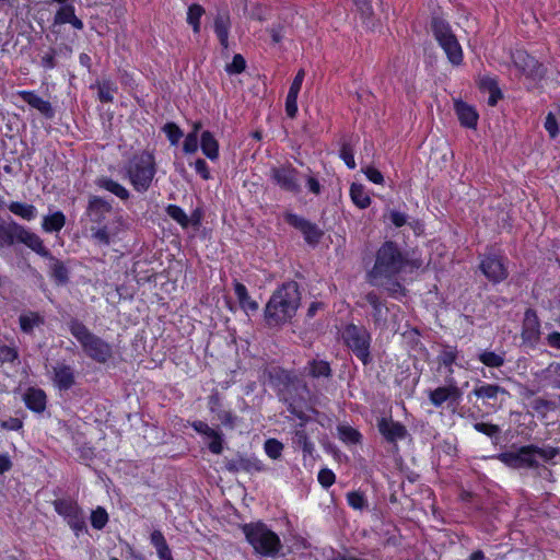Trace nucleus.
I'll return each instance as SVG.
<instances>
[{
  "label": "nucleus",
  "instance_id": "obj_19",
  "mask_svg": "<svg viewBox=\"0 0 560 560\" xmlns=\"http://www.w3.org/2000/svg\"><path fill=\"white\" fill-rule=\"evenodd\" d=\"M521 338L523 345L532 349L535 348L540 340V320L537 312L533 308H527L525 311Z\"/></svg>",
  "mask_w": 560,
  "mask_h": 560
},
{
  "label": "nucleus",
  "instance_id": "obj_40",
  "mask_svg": "<svg viewBox=\"0 0 560 560\" xmlns=\"http://www.w3.org/2000/svg\"><path fill=\"white\" fill-rule=\"evenodd\" d=\"M230 15L228 12H219L214 18V33L218 39H225L230 33Z\"/></svg>",
  "mask_w": 560,
  "mask_h": 560
},
{
  "label": "nucleus",
  "instance_id": "obj_13",
  "mask_svg": "<svg viewBox=\"0 0 560 560\" xmlns=\"http://www.w3.org/2000/svg\"><path fill=\"white\" fill-rule=\"evenodd\" d=\"M505 260L504 256L489 252L481 257L479 269L491 283L498 284L509 277Z\"/></svg>",
  "mask_w": 560,
  "mask_h": 560
},
{
  "label": "nucleus",
  "instance_id": "obj_45",
  "mask_svg": "<svg viewBox=\"0 0 560 560\" xmlns=\"http://www.w3.org/2000/svg\"><path fill=\"white\" fill-rule=\"evenodd\" d=\"M544 378L549 381L552 387L560 389V362H551L544 371Z\"/></svg>",
  "mask_w": 560,
  "mask_h": 560
},
{
  "label": "nucleus",
  "instance_id": "obj_34",
  "mask_svg": "<svg viewBox=\"0 0 560 560\" xmlns=\"http://www.w3.org/2000/svg\"><path fill=\"white\" fill-rule=\"evenodd\" d=\"M234 292L238 300L240 306L246 312H256L258 310V303L250 299L247 288L238 282H234Z\"/></svg>",
  "mask_w": 560,
  "mask_h": 560
},
{
  "label": "nucleus",
  "instance_id": "obj_48",
  "mask_svg": "<svg viewBox=\"0 0 560 560\" xmlns=\"http://www.w3.org/2000/svg\"><path fill=\"white\" fill-rule=\"evenodd\" d=\"M533 454H535V459L541 458L546 463H552V459L560 454L559 447L546 446L539 447L533 444Z\"/></svg>",
  "mask_w": 560,
  "mask_h": 560
},
{
  "label": "nucleus",
  "instance_id": "obj_61",
  "mask_svg": "<svg viewBox=\"0 0 560 560\" xmlns=\"http://www.w3.org/2000/svg\"><path fill=\"white\" fill-rule=\"evenodd\" d=\"M211 442L208 445V448L213 454H221L223 451V438L222 433L215 430V435H210Z\"/></svg>",
  "mask_w": 560,
  "mask_h": 560
},
{
  "label": "nucleus",
  "instance_id": "obj_33",
  "mask_svg": "<svg viewBox=\"0 0 560 560\" xmlns=\"http://www.w3.org/2000/svg\"><path fill=\"white\" fill-rule=\"evenodd\" d=\"M200 148L202 153L211 161L219 158V143L212 132L206 130L201 133Z\"/></svg>",
  "mask_w": 560,
  "mask_h": 560
},
{
  "label": "nucleus",
  "instance_id": "obj_2",
  "mask_svg": "<svg viewBox=\"0 0 560 560\" xmlns=\"http://www.w3.org/2000/svg\"><path fill=\"white\" fill-rule=\"evenodd\" d=\"M408 254L394 241H385L375 254L374 266L366 272L370 284L376 285L378 279L392 280L406 269Z\"/></svg>",
  "mask_w": 560,
  "mask_h": 560
},
{
  "label": "nucleus",
  "instance_id": "obj_39",
  "mask_svg": "<svg viewBox=\"0 0 560 560\" xmlns=\"http://www.w3.org/2000/svg\"><path fill=\"white\" fill-rule=\"evenodd\" d=\"M293 444L295 447L301 448L304 453V456H312L314 452V444L311 442L305 430H296L292 438Z\"/></svg>",
  "mask_w": 560,
  "mask_h": 560
},
{
  "label": "nucleus",
  "instance_id": "obj_57",
  "mask_svg": "<svg viewBox=\"0 0 560 560\" xmlns=\"http://www.w3.org/2000/svg\"><path fill=\"white\" fill-rule=\"evenodd\" d=\"M317 479H318V482L324 488L327 489V488L331 487L335 483L336 476L332 472V470H330L328 468H323V469L319 470Z\"/></svg>",
  "mask_w": 560,
  "mask_h": 560
},
{
  "label": "nucleus",
  "instance_id": "obj_35",
  "mask_svg": "<svg viewBox=\"0 0 560 560\" xmlns=\"http://www.w3.org/2000/svg\"><path fill=\"white\" fill-rule=\"evenodd\" d=\"M65 224L66 215L61 211H56L44 217L42 228L47 233H54L61 231Z\"/></svg>",
  "mask_w": 560,
  "mask_h": 560
},
{
  "label": "nucleus",
  "instance_id": "obj_21",
  "mask_svg": "<svg viewBox=\"0 0 560 560\" xmlns=\"http://www.w3.org/2000/svg\"><path fill=\"white\" fill-rule=\"evenodd\" d=\"M377 429L384 439L389 443H396L408 435L406 427L390 418H381L377 421Z\"/></svg>",
  "mask_w": 560,
  "mask_h": 560
},
{
  "label": "nucleus",
  "instance_id": "obj_32",
  "mask_svg": "<svg viewBox=\"0 0 560 560\" xmlns=\"http://www.w3.org/2000/svg\"><path fill=\"white\" fill-rule=\"evenodd\" d=\"M96 186L103 188L121 200H127L130 197V192L122 185L115 182L110 177L102 176L95 180Z\"/></svg>",
  "mask_w": 560,
  "mask_h": 560
},
{
  "label": "nucleus",
  "instance_id": "obj_38",
  "mask_svg": "<svg viewBox=\"0 0 560 560\" xmlns=\"http://www.w3.org/2000/svg\"><path fill=\"white\" fill-rule=\"evenodd\" d=\"M8 209L15 215L24 219V220H27V221H31L33 219H35L36 217V208L35 206L33 205H28V203H23V202H19V201H11L9 205H8Z\"/></svg>",
  "mask_w": 560,
  "mask_h": 560
},
{
  "label": "nucleus",
  "instance_id": "obj_44",
  "mask_svg": "<svg viewBox=\"0 0 560 560\" xmlns=\"http://www.w3.org/2000/svg\"><path fill=\"white\" fill-rule=\"evenodd\" d=\"M283 443L275 438L267 439L264 443V450L271 459H279L282 456Z\"/></svg>",
  "mask_w": 560,
  "mask_h": 560
},
{
  "label": "nucleus",
  "instance_id": "obj_42",
  "mask_svg": "<svg viewBox=\"0 0 560 560\" xmlns=\"http://www.w3.org/2000/svg\"><path fill=\"white\" fill-rule=\"evenodd\" d=\"M74 13L75 9L73 4L69 2L60 4L59 9L55 13L52 25L56 26L68 23L71 18H73Z\"/></svg>",
  "mask_w": 560,
  "mask_h": 560
},
{
  "label": "nucleus",
  "instance_id": "obj_41",
  "mask_svg": "<svg viewBox=\"0 0 560 560\" xmlns=\"http://www.w3.org/2000/svg\"><path fill=\"white\" fill-rule=\"evenodd\" d=\"M479 361L488 368H501L504 365V352L495 353L494 351L483 350L478 354Z\"/></svg>",
  "mask_w": 560,
  "mask_h": 560
},
{
  "label": "nucleus",
  "instance_id": "obj_14",
  "mask_svg": "<svg viewBox=\"0 0 560 560\" xmlns=\"http://www.w3.org/2000/svg\"><path fill=\"white\" fill-rule=\"evenodd\" d=\"M533 444L521 446L517 451H509L498 454L495 457L513 469L538 468L540 465L533 454Z\"/></svg>",
  "mask_w": 560,
  "mask_h": 560
},
{
  "label": "nucleus",
  "instance_id": "obj_62",
  "mask_svg": "<svg viewBox=\"0 0 560 560\" xmlns=\"http://www.w3.org/2000/svg\"><path fill=\"white\" fill-rule=\"evenodd\" d=\"M362 172L365 174L369 180H371L374 184L382 185L384 184V176L383 174L375 168L374 166H366L362 168Z\"/></svg>",
  "mask_w": 560,
  "mask_h": 560
},
{
  "label": "nucleus",
  "instance_id": "obj_6",
  "mask_svg": "<svg viewBox=\"0 0 560 560\" xmlns=\"http://www.w3.org/2000/svg\"><path fill=\"white\" fill-rule=\"evenodd\" d=\"M342 340L364 366L372 363L371 332L363 325L348 324L342 331Z\"/></svg>",
  "mask_w": 560,
  "mask_h": 560
},
{
  "label": "nucleus",
  "instance_id": "obj_12",
  "mask_svg": "<svg viewBox=\"0 0 560 560\" xmlns=\"http://www.w3.org/2000/svg\"><path fill=\"white\" fill-rule=\"evenodd\" d=\"M471 395L482 399L483 405L498 411L504 402L510 398V393L499 384H489L478 381L474 387Z\"/></svg>",
  "mask_w": 560,
  "mask_h": 560
},
{
  "label": "nucleus",
  "instance_id": "obj_8",
  "mask_svg": "<svg viewBox=\"0 0 560 560\" xmlns=\"http://www.w3.org/2000/svg\"><path fill=\"white\" fill-rule=\"evenodd\" d=\"M511 62L514 68L529 81L530 85L527 90L536 88L537 84L545 79L547 74V68L537 60L534 56H530L526 50L516 49L511 51Z\"/></svg>",
  "mask_w": 560,
  "mask_h": 560
},
{
  "label": "nucleus",
  "instance_id": "obj_37",
  "mask_svg": "<svg viewBox=\"0 0 560 560\" xmlns=\"http://www.w3.org/2000/svg\"><path fill=\"white\" fill-rule=\"evenodd\" d=\"M350 197L360 209H366L371 205V197L362 184L353 183L350 187Z\"/></svg>",
  "mask_w": 560,
  "mask_h": 560
},
{
  "label": "nucleus",
  "instance_id": "obj_15",
  "mask_svg": "<svg viewBox=\"0 0 560 560\" xmlns=\"http://www.w3.org/2000/svg\"><path fill=\"white\" fill-rule=\"evenodd\" d=\"M283 218L290 226L299 230L303 234L306 244L316 247L320 243L324 231L317 224L289 211L283 214Z\"/></svg>",
  "mask_w": 560,
  "mask_h": 560
},
{
  "label": "nucleus",
  "instance_id": "obj_58",
  "mask_svg": "<svg viewBox=\"0 0 560 560\" xmlns=\"http://www.w3.org/2000/svg\"><path fill=\"white\" fill-rule=\"evenodd\" d=\"M357 10L360 12L361 18L368 20L373 15V8L371 0H353Z\"/></svg>",
  "mask_w": 560,
  "mask_h": 560
},
{
  "label": "nucleus",
  "instance_id": "obj_47",
  "mask_svg": "<svg viewBox=\"0 0 560 560\" xmlns=\"http://www.w3.org/2000/svg\"><path fill=\"white\" fill-rule=\"evenodd\" d=\"M165 212L170 218H172L175 222H177L182 228H188V215L185 211L176 205H168L165 208Z\"/></svg>",
  "mask_w": 560,
  "mask_h": 560
},
{
  "label": "nucleus",
  "instance_id": "obj_59",
  "mask_svg": "<svg viewBox=\"0 0 560 560\" xmlns=\"http://www.w3.org/2000/svg\"><path fill=\"white\" fill-rule=\"evenodd\" d=\"M298 95L299 94H292L288 92L287 98H285V113L288 117L294 118L298 113Z\"/></svg>",
  "mask_w": 560,
  "mask_h": 560
},
{
  "label": "nucleus",
  "instance_id": "obj_49",
  "mask_svg": "<svg viewBox=\"0 0 560 560\" xmlns=\"http://www.w3.org/2000/svg\"><path fill=\"white\" fill-rule=\"evenodd\" d=\"M21 413V417H9L8 419L0 420V429L7 431H21L23 429L24 422L23 419L25 413L23 410L16 412Z\"/></svg>",
  "mask_w": 560,
  "mask_h": 560
},
{
  "label": "nucleus",
  "instance_id": "obj_50",
  "mask_svg": "<svg viewBox=\"0 0 560 560\" xmlns=\"http://www.w3.org/2000/svg\"><path fill=\"white\" fill-rule=\"evenodd\" d=\"M98 98L102 103H112L114 101L113 92L117 89L109 80L97 82Z\"/></svg>",
  "mask_w": 560,
  "mask_h": 560
},
{
  "label": "nucleus",
  "instance_id": "obj_53",
  "mask_svg": "<svg viewBox=\"0 0 560 560\" xmlns=\"http://www.w3.org/2000/svg\"><path fill=\"white\" fill-rule=\"evenodd\" d=\"M162 130L165 132V135L172 145H176L179 142L180 138L184 136L180 128L175 122H172V121L166 122L163 126Z\"/></svg>",
  "mask_w": 560,
  "mask_h": 560
},
{
  "label": "nucleus",
  "instance_id": "obj_60",
  "mask_svg": "<svg viewBox=\"0 0 560 560\" xmlns=\"http://www.w3.org/2000/svg\"><path fill=\"white\" fill-rule=\"evenodd\" d=\"M198 150V137L196 132H189L183 144V151L187 154L195 153Z\"/></svg>",
  "mask_w": 560,
  "mask_h": 560
},
{
  "label": "nucleus",
  "instance_id": "obj_54",
  "mask_svg": "<svg viewBox=\"0 0 560 560\" xmlns=\"http://www.w3.org/2000/svg\"><path fill=\"white\" fill-rule=\"evenodd\" d=\"M339 156L342 159L345 164L350 168L354 170L357 164L354 161L353 148L350 142L343 141L340 148Z\"/></svg>",
  "mask_w": 560,
  "mask_h": 560
},
{
  "label": "nucleus",
  "instance_id": "obj_36",
  "mask_svg": "<svg viewBox=\"0 0 560 560\" xmlns=\"http://www.w3.org/2000/svg\"><path fill=\"white\" fill-rule=\"evenodd\" d=\"M474 429L488 436L493 445H498L501 442L502 430L498 424L490 422H476Z\"/></svg>",
  "mask_w": 560,
  "mask_h": 560
},
{
  "label": "nucleus",
  "instance_id": "obj_5",
  "mask_svg": "<svg viewBox=\"0 0 560 560\" xmlns=\"http://www.w3.org/2000/svg\"><path fill=\"white\" fill-rule=\"evenodd\" d=\"M156 174V163L153 152L148 150L133 155L127 166V176L138 192H145L151 187Z\"/></svg>",
  "mask_w": 560,
  "mask_h": 560
},
{
  "label": "nucleus",
  "instance_id": "obj_3",
  "mask_svg": "<svg viewBox=\"0 0 560 560\" xmlns=\"http://www.w3.org/2000/svg\"><path fill=\"white\" fill-rule=\"evenodd\" d=\"M70 334L80 342L84 353L97 363H106L113 357L112 346L93 334L78 318L68 323Z\"/></svg>",
  "mask_w": 560,
  "mask_h": 560
},
{
  "label": "nucleus",
  "instance_id": "obj_23",
  "mask_svg": "<svg viewBox=\"0 0 560 560\" xmlns=\"http://www.w3.org/2000/svg\"><path fill=\"white\" fill-rule=\"evenodd\" d=\"M52 383L60 392H67L75 384V375L72 366L58 363L52 368Z\"/></svg>",
  "mask_w": 560,
  "mask_h": 560
},
{
  "label": "nucleus",
  "instance_id": "obj_27",
  "mask_svg": "<svg viewBox=\"0 0 560 560\" xmlns=\"http://www.w3.org/2000/svg\"><path fill=\"white\" fill-rule=\"evenodd\" d=\"M440 352L436 357V361L440 366L446 368L448 376L454 373L453 365L456 364L459 357V350L457 346H453L446 342H440Z\"/></svg>",
  "mask_w": 560,
  "mask_h": 560
},
{
  "label": "nucleus",
  "instance_id": "obj_63",
  "mask_svg": "<svg viewBox=\"0 0 560 560\" xmlns=\"http://www.w3.org/2000/svg\"><path fill=\"white\" fill-rule=\"evenodd\" d=\"M545 129L548 131L550 138L555 139L559 133V127L556 116L550 112L545 120Z\"/></svg>",
  "mask_w": 560,
  "mask_h": 560
},
{
  "label": "nucleus",
  "instance_id": "obj_46",
  "mask_svg": "<svg viewBox=\"0 0 560 560\" xmlns=\"http://www.w3.org/2000/svg\"><path fill=\"white\" fill-rule=\"evenodd\" d=\"M338 433H339V438L346 442V443H350V444H358L360 443L361 441V433L350 427V425H339L338 427Z\"/></svg>",
  "mask_w": 560,
  "mask_h": 560
},
{
  "label": "nucleus",
  "instance_id": "obj_10",
  "mask_svg": "<svg viewBox=\"0 0 560 560\" xmlns=\"http://www.w3.org/2000/svg\"><path fill=\"white\" fill-rule=\"evenodd\" d=\"M52 504L55 511L66 520L75 536L88 530L84 512L75 501L71 499H57Z\"/></svg>",
  "mask_w": 560,
  "mask_h": 560
},
{
  "label": "nucleus",
  "instance_id": "obj_20",
  "mask_svg": "<svg viewBox=\"0 0 560 560\" xmlns=\"http://www.w3.org/2000/svg\"><path fill=\"white\" fill-rule=\"evenodd\" d=\"M271 179L281 189L290 192H299L300 184L298 171L292 166H279L271 168Z\"/></svg>",
  "mask_w": 560,
  "mask_h": 560
},
{
  "label": "nucleus",
  "instance_id": "obj_24",
  "mask_svg": "<svg viewBox=\"0 0 560 560\" xmlns=\"http://www.w3.org/2000/svg\"><path fill=\"white\" fill-rule=\"evenodd\" d=\"M113 210L112 205L102 197L91 196L86 207V214L92 222L102 223Z\"/></svg>",
  "mask_w": 560,
  "mask_h": 560
},
{
  "label": "nucleus",
  "instance_id": "obj_9",
  "mask_svg": "<svg viewBox=\"0 0 560 560\" xmlns=\"http://www.w3.org/2000/svg\"><path fill=\"white\" fill-rule=\"evenodd\" d=\"M36 233L26 229L24 225L11 220L0 222V249L11 247L16 243L24 244L28 248L35 241Z\"/></svg>",
  "mask_w": 560,
  "mask_h": 560
},
{
  "label": "nucleus",
  "instance_id": "obj_17",
  "mask_svg": "<svg viewBox=\"0 0 560 560\" xmlns=\"http://www.w3.org/2000/svg\"><path fill=\"white\" fill-rule=\"evenodd\" d=\"M445 382V386L436 387L429 393V400L434 407H441L446 401H448L450 405H457L462 398V390L457 386L454 377L447 376Z\"/></svg>",
  "mask_w": 560,
  "mask_h": 560
},
{
  "label": "nucleus",
  "instance_id": "obj_43",
  "mask_svg": "<svg viewBox=\"0 0 560 560\" xmlns=\"http://www.w3.org/2000/svg\"><path fill=\"white\" fill-rule=\"evenodd\" d=\"M205 14V9L197 3L189 5L187 12V22L192 26L194 33L200 32V19Z\"/></svg>",
  "mask_w": 560,
  "mask_h": 560
},
{
  "label": "nucleus",
  "instance_id": "obj_7",
  "mask_svg": "<svg viewBox=\"0 0 560 560\" xmlns=\"http://www.w3.org/2000/svg\"><path fill=\"white\" fill-rule=\"evenodd\" d=\"M431 28L435 39L445 51L450 62L455 66L460 65L463 61V50L456 36L453 34L450 24L441 18H433L431 21Z\"/></svg>",
  "mask_w": 560,
  "mask_h": 560
},
{
  "label": "nucleus",
  "instance_id": "obj_4",
  "mask_svg": "<svg viewBox=\"0 0 560 560\" xmlns=\"http://www.w3.org/2000/svg\"><path fill=\"white\" fill-rule=\"evenodd\" d=\"M242 532L247 542L254 548L257 555L276 558L282 549L279 536L265 523H247L242 525Z\"/></svg>",
  "mask_w": 560,
  "mask_h": 560
},
{
  "label": "nucleus",
  "instance_id": "obj_22",
  "mask_svg": "<svg viewBox=\"0 0 560 560\" xmlns=\"http://www.w3.org/2000/svg\"><path fill=\"white\" fill-rule=\"evenodd\" d=\"M364 299L372 307L371 315L375 327L384 328L387 325L389 313L385 302L382 301L380 295L374 291L368 292Z\"/></svg>",
  "mask_w": 560,
  "mask_h": 560
},
{
  "label": "nucleus",
  "instance_id": "obj_64",
  "mask_svg": "<svg viewBox=\"0 0 560 560\" xmlns=\"http://www.w3.org/2000/svg\"><path fill=\"white\" fill-rule=\"evenodd\" d=\"M218 417L224 427L233 429L236 424L237 417L231 411L222 410L218 413Z\"/></svg>",
  "mask_w": 560,
  "mask_h": 560
},
{
  "label": "nucleus",
  "instance_id": "obj_26",
  "mask_svg": "<svg viewBox=\"0 0 560 560\" xmlns=\"http://www.w3.org/2000/svg\"><path fill=\"white\" fill-rule=\"evenodd\" d=\"M16 95L37 109L45 118L51 119L55 116V109L50 102L43 100L34 91H19Z\"/></svg>",
  "mask_w": 560,
  "mask_h": 560
},
{
  "label": "nucleus",
  "instance_id": "obj_52",
  "mask_svg": "<svg viewBox=\"0 0 560 560\" xmlns=\"http://www.w3.org/2000/svg\"><path fill=\"white\" fill-rule=\"evenodd\" d=\"M108 522V514L102 506H97L91 513V524L95 529H103Z\"/></svg>",
  "mask_w": 560,
  "mask_h": 560
},
{
  "label": "nucleus",
  "instance_id": "obj_1",
  "mask_svg": "<svg viewBox=\"0 0 560 560\" xmlns=\"http://www.w3.org/2000/svg\"><path fill=\"white\" fill-rule=\"evenodd\" d=\"M301 304L300 285L296 281L283 282L270 296L264 310V320L269 328L289 323Z\"/></svg>",
  "mask_w": 560,
  "mask_h": 560
},
{
  "label": "nucleus",
  "instance_id": "obj_28",
  "mask_svg": "<svg viewBox=\"0 0 560 560\" xmlns=\"http://www.w3.org/2000/svg\"><path fill=\"white\" fill-rule=\"evenodd\" d=\"M454 108L462 126L476 128L479 115L477 110L464 101H455Z\"/></svg>",
  "mask_w": 560,
  "mask_h": 560
},
{
  "label": "nucleus",
  "instance_id": "obj_51",
  "mask_svg": "<svg viewBox=\"0 0 560 560\" xmlns=\"http://www.w3.org/2000/svg\"><path fill=\"white\" fill-rule=\"evenodd\" d=\"M348 504L354 510H364L368 508V500L363 492L351 491L347 493Z\"/></svg>",
  "mask_w": 560,
  "mask_h": 560
},
{
  "label": "nucleus",
  "instance_id": "obj_30",
  "mask_svg": "<svg viewBox=\"0 0 560 560\" xmlns=\"http://www.w3.org/2000/svg\"><path fill=\"white\" fill-rule=\"evenodd\" d=\"M304 370L306 374L313 378H329L332 376V370L330 368V364L325 360L313 359L307 362V365L305 366Z\"/></svg>",
  "mask_w": 560,
  "mask_h": 560
},
{
  "label": "nucleus",
  "instance_id": "obj_55",
  "mask_svg": "<svg viewBox=\"0 0 560 560\" xmlns=\"http://www.w3.org/2000/svg\"><path fill=\"white\" fill-rule=\"evenodd\" d=\"M19 360V350L16 347L7 345L0 346V363H14Z\"/></svg>",
  "mask_w": 560,
  "mask_h": 560
},
{
  "label": "nucleus",
  "instance_id": "obj_29",
  "mask_svg": "<svg viewBox=\"0 0 560 560\" xmlns=\"http://www.w3.org/2000/svg\"><path fill=\"white\" fill-rule=\"evenodd\" d=\"M19 324L24 334L32 335L35 327L45 325V316L38 312L28 311L19 316Z\"/></svg>",
  "mask_w": 560,
  "mask_h": 560
},
{
  "label": "nucleus",
  "instance_id": "obj_16",
  "mask_svg": "<svg viewBox=\"0 0 560 560\" xmlns=\"http://www.w3.org/2000/svg\"><path fill=\"white\" fill-rule=\"evenodd\" d=\"M264 375L268 377V381L273 386H283L287 390L293 389L295 392L303 390L308 393L307 385L302 378L280 366L266 369Z\"/></svg>",
  "mask_w": 560,
  "mask_h": 560
},
{
  "label": "nucleus",
  "instance_id": "obj_56",
  "mask_svg": "<svg viewBox=\"0 0 560 560\" xmlns=\"http://www.w3.org/2000/svg\"><path fill=\"white\" fill-rule=\"evenodd\" d=\"M246 68V60L241 54H236L233 57L232 62L225 66V71L229 74H240Z\"/></svg>",
  "mask_w": 560,
  "mask_h": 560
},
{
  "label": "nucleus",
  "instance_id": "obj_31",
  "mask_svg": "<svg viewBox=\"0 0 560 560\" xmlns=\"http://www.w3.org/2000/svg\"><path fill=\"white\" fill-rule=\"evenodd\" d=\"M150 541L155 547L160 560H174L171 548L161 530L154 529L150 535Z\"/></svg>",
  "mask_w": 560,
  "mask_h": 560
},
{
  "label": "nucleus",
  "instance_id": "obj_11",
  "mask_svg": "<svg viewBox=\"0 0 560 560\" xmlns=\"http://www.w3.org/2000/svg\"><path fill=\"white\" fill-rule=\"evenodd\" d=\"M30 249L49 261V276L56 284L66 285L69 282V268L63 261L51 254L38 235L35 236V241Z\"/></svg>",
  "mask_w": 560,
  "mask_h": 560
},
{
  "label": "nucleus",
  "instance_id": "obj_25",
  "mask_svg": "<svg viewBox=\"0 0 560 560\" xmlns=\"http://www.w3.org/2000/svg\"><path fill=\"white\" fill-rule=\"evenodd\" d=\"M23 401L31 411L43 413L47 407V395L42 388L28 387L23 394Z\"/></svg>",
  "mask_w": 560,
  "mask_h": 560
},
{
  "label": "nucleus",
  "instance_id": "obj_18",
  "mask_svg": "<svg viewBox=\"0 0 560 560\" xmlns=\"http://www.w3.org/2000/svg\"><path fill=\"white\" fill-rule=\"evenodd\" d=\"M224 468L231 474L245 471L247 474L260 472L265 470L264 464L255 456L236 453L234 457L223 459Z\"/></svg>",
  "mask_w": 560,
  "mask_h": 560
}]
</instances>
